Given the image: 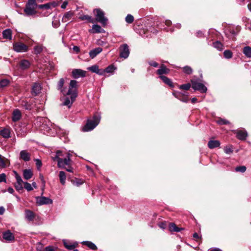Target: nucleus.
I'll return each instance as SVG.
<instances>
[{
    "mask_svg": "<svg viewBox=\"0 0 251 251\" xmlns=\"http://www.w3.org/2000/svg\"><path fill=\"white\" fill-rule=\"evenodd\" d=\"M77 83L76 80H72L70 82L68 90H61L62 94L66 96L63 104L70 108L77 96Z\"/></svg>",
    "mask_w": 251,
    "mask_h": 251,
    "instance_id": "f257e3e1",
    "label": "nucleus"
},
{
    "mask_svg": "<svg viewBox=\"0 0 251 251\" xmlns=\"http://www.w3.org/2000/svg\"><path fill=\"white\" fill-rule=\"evenodd\" d=\"M63 156L62 151H58L56 152L55 158L58 163V166L59 168H65L66 165H70L71 163L70 154L67 153L66 156L64 158H60V156Z\"/></svg>",
    "mask_w": 251,
    "mask_h": 251,
    "instance_id": "f03ea898",
    "label": "nucleus"
},
{
    "mask_svg": "<svg viewBox=\"0 0 251 251\" xmlns=\"http://www.w3.org/2000/svg\"><path fill=\"white\" fill-rule=\"evenodd\" d=\"M38 4L36 0H28L24 12L27 16H33L37 14L36 9Z\"/></svg>",
    "mask_w": 251,
    "mask_h": 251,
    "instance_id": "7ed1b4c3",
    "label": "nucleus"
},
{
    "mask_svg": "<svg viewBox=\"0 0 251 251\" xmlns=\"http://www.w3.org/2000/svg\"><path fill=\"white\" fill-rule=\"evenodd\" d=\"M100 117L95 115L92 119H89L86 125L83 128V131L87 132L93 130L100 123Z\"/></svg>",
    "mask_w": 251,
    "mask_h": 251,
    "instance_id": "20e7f679",
    "label": "nucleus"
},
{
    "mask_svg": "<svg viewBox=\"0 0 251 251\" xmlns=\"http://www.w3.org/2000/svg\"><path fill=\"white\" fill-rule=\"evenodd\" d=\"M93 12L96 17V21L105 26L107 24V19L104 17V12L100 9H95Z\"/></svg>",
    "mask_w": 251,
    "mask_h": 251,
    "instance_id": "39448f33",
    "label": "nucleus"
},
{
    "mask_svg": "<svg viewBox=\"0 0 251 251\" xmlns=\"http://www.w3.org/2000/svg\"><path fill=\"white\" fill-rule=\"evenodd\" d=\"M191 83L192 87L194 90L199 91L201 93H205L206 92L207 88L200 80L192 79Z\"/></svg>",
    "mask_w": 251,
    "mask_h": 251,
    "instance_id": "423d86ee",
    "label": "nucleus"
},
{
    "mask_svg": "<svg viewBox=\"0 0 251 251\" xmlns=\"http://www.w3.org/2000/svg\"><path fill=\"white\" fill-rule=\"evenodd\" d=\"M120 56L121 58H127L129 54V50L127 44L122 45L119 48Z\"/></svg>",
    "mask_w": 251,
    "mask_h": 251,
    "instance_id": "0eeeda50",
    "label": "nucleus"
},
{
    "mask_svg": "<svg viewBox=\"0 0 251 251\" xmlns=\"http://www.w3.org/2000/svg\"><path fill=\"white\" fill-rule=\"evenodd\" d=\"M36 203L39 205L52 203V200L49 198L41 196L36 197Z\"/></svg>",
    "mask_w": 251,
    "mask_h": 251,
    "instance_id": "6e6552de",
    "label": "nucleus"
},
{
    "mask_svg": "<svg viewBox=\"0 0 251 251\" xmlns=\"http://www.w3.org/2000/svg\"><path fill=\"white\" fill-rule=\"evenodd\" d=\"M13 49L17 52H25L28 50V47L22 43H16L13 44Z\"/></svg>",
    "mask_w": 251,
    "mask_h": 251,
    "instance_id": "1a4fd4ad",
    "label": "nucleus"
},
{
    "mask_svg": "<svg viewBox=\"0 0 251 251\" xmlns=\"http://www.w3.org/2000/svg\"><path fill=\"white\" fill-rule=\"evenodd\" d=\"M173 95L177 99L179 100H180L187 102L188 101V95L186 93H182L179 92H174L173 93Z\"/></svg>",
    "mask_w": 251,
    "mask_h": 251,
    "instance_id": "9d476101",
    "label": "nucleus"
},
{
    "mask_svg": "<svg viewBox=\"0 0 251 251\" xmlns=\"http://www.w3.org/2000/svg\"><path fill=\"white\" fill-rule=\"evenodd\" d=\"M72 75L74 78H77L80 77H84L86 75V72L80 69H74L72 71Z\"/></svg>",
    "mask_w": 251,
    "mask_h": 251,
    "instance_id": "9b49d317",
    "label": "nucleus"
},
{
    "mask_svg": "<svg viewBox=\"0 0 251 251\" xmlns=\"http://www.w3.org/2000/svg\"><path fill=\"white\" fill-rule=\"evenodd\" d=\"M30 156V153L26 150L21 151L20 152V158L25 161H29L31 159Z\"/></svg>",
    "mask_w": 251,
    "mask_h": 251,
    "instance_id": "f8f14e48",
    "label": "nucleus"
},
{
    "mask_svg": "<svg viewBox=\"0 0 251 251\" xmlns=\"http://www.w3.org/2000/svg\"><path fill=\"white\" fill-rule=\"evenodd\" d=\"M3 238L8 242H11L14 240V236L9 230L3 233Z\"/></svg>",
    "mask_w": 251,
    "mask_h": 251,
    "instance_id": "ddd939ff",
    "label": "nucleus"
},
{
    "mask_svg": "<svg viewBox=\"0 0 251 251\" xmlns=\"http://www.w3.org/2000/svg\"><path fill=\"white\" fill-rule=\"evenodd\" d=\"M35 217V213L30 210L26 209L25 210V218L28 221H32Z\"/></svg>",
    "mask_w": 251,
    "mask_h": 251,
    "instance_id": "4468645a",
    "label": "nucleus"
},
{
    "mask_svg": "<svg viewBox=\"0 0 251 251\" xmlns=\"http://www.w3.org/2000/svg\"><path fill=\"white\" fill-rule=\"evenodd\" d=\"M41 85L38 83H35L32 88V93L35 96L38 95L41 91Z\"/></svg>",
    "mask_w": 251,
    "mask_h": 251,
    "instance_id": "2eb2a0df",
    "label": "nucleus"
},
{
    "mask_svg": "<svg viewBox=\"0 0 251 251\" xmlns=\"http://www.w3.org/2000/svg\"><path fill=\"white\" fill-rule=\"evenodd\" d=\"M170 72V70L166 68V67L163 65L162 64L160 66L159 69L157 71V74L160 75H163L165 74H168Z\"/></svg>",
    "mask_w": 251,
    "mask_h": 251,
    "instance_id": "dca6fc26",
    "label": "nucleus"
},
{
    "mask_svg": "<svg viewBox=\"0 0 251 251\" xmlns=\"http://www.w3.org/2000/svg\"><path fill=\"white\" fill-rule=\"evenodd\" d=\"M88 70L93 73H95L100 75H102L104 73V71H102V70H100L98 66L95 65L92 66L88 68Z\"/></svg>",
    "mask_w": 251,
    "mask_h": 251,
    "instance_id": "f3484780",
    "label": "nucleus"
},
{
    "mask_svg": "<svg viewBox=\"0 0 251 251\" xmlns=\"http://www.w3.org/2000/svg\"><path fill=\"white\" fill-rule=\"evenodd\" d=\"M89 31L93 33H103L104 32V30L99 25H94L92 26V29H90Z\"/></svg>",
    "mask_w": 251,
    "mask_h": 251,
    "instance_id": "a211bd4d",
    "label": "nucleus"
},
{
    "mask_svg": "<svg viewBox=\"0 0 251 251\" xmlns=\"http://www.w3.org/2000/svg\"><path fill=\"white\" fill-rule=\"evenodd\" d=\"M33 176V172L30 169H25L23 171V176L26 180L30 179Z\"/></svg>",
    "mask_w": 251,
    "mask_h": 251,
    "instance_id": "6ab92c4d",
    "label": "nucleus"
},
{
    "mask_svg": "<svg viewBox=\"0 0 251 251\" xmlns=\"http://www.w3.org/2000/svg\"><path fill=\"white\" fill-rule=\"evenodd\" d=\"M30 63L27 60H22L19 62V66L22 70H25L29 67Z\"/></svg>",
    "mask_w": 251,
    "mask_h": 251,
    "instance_id": "aec40b11",
    "label": "nucleus"
},
{
    "mask_svg": "<svg viewBox=\"0 0 251 251\" xmlns=\"http://www.w3.org/2000/svg\"><path fill=\"white\" fill-rule=\"evenodd\" d=\"M102 50L101 48H96L89 52V55L91 58L95 57L99 53L102 51Z\"/></svg>",
    "mask_w": 251,
    "mask_h": 251,
    "instance_id": "412c9836",
    "label": "nucleus"
},
{
    "mask_svg": "<svg viewBox=\"0 0 251 251\" xmlns=\"http://www.w3.org/2000/svg\"><path fill=\"white\" fill-rule=\"evenodd\" d=\"M74 13L72 11L66 12L62 17V21L63 23L68 22L71 20V18L73 16Z\"/></svg>",
    "mask_w": 251,
    "mask_h": 251,
    "instance_id": "4be33fe9",
    "label": "nucleus"
},
{
    "mask_svg": "<svg viewBox=\"0 0 251 251\" xmlns=\"http://www.w3.org/2000/svg\"><path fill=\"white\" fill-rule=\"evenodd\" d=\"M247 132L244 130H238L237 132V138L241 140H245L247 136Z\"/></svg>",
    "mask_w": 251,
    "mask_h": 251,
    "instance_id": "5701e85b",
    "label": "nucleus"
},
{
    "mask_svg": "<svg viewBox=\"0 0 251 251\" xmlns=\"http://www.w3.org/2000/svg\"><path fill=\"white\" fill-rule=\"evenodd\" d=\"M21 117L20 111L18 109H15L13 112L12 120L14 122H16L19 120Z\"/></svg>",
    "mask_w": 251,
    "mask_h": 251,
    "instance_id": "b1692460",
    "label": "nucleus"
},
{
    "mask_svg": "<svg viewBox=\"0 0 251 251\" xmlns=\"http://www.w3.org/2000/svg\"><path fill=\"white\" fill-rule=\"evenodd\" d=\"M220 143L218 140H210L208 143V146L210 149H213L220 146Z\"/></svg>",
    "mask_w": 251,
    "mask_h": 251,
    "instance_id": "393cba45",
    "label": "nucleus"
},
{
    "mask_svg": "<svg viewBox=\"0 0 251 251\" xmlns=\"http://www.w3.org/2000/svg\"><path fill=\"white\" fill-rule=\"evenodd\" d=\"M9 160L4 157H2V156L0 155V166L2 168H5L9 166Z\"/></svg>",
    "mask_w": 251,
    "mask_h": 251,
    "instance_id": "a878e982",
    "label": "nucleus"
},
{
    "mask_svg": "<svg viewBox=\"0 0 251 251\" xmlns=\"http://www.w3.org/2000/svg\"><path fill=\"white\" fill-rule=\"evenodd\" d=\"M0 135L4 138L10 137V131L9 129L4 128L0 131Z\"/></svg>",
    "mask_w": 251,
    "mask_h": 251,
    "instance_id": "bb28decb",
    "label": "nucleus"
},
{
    "mask_svg": "<svg viewBox=\"0 0 251 251\" xmlns=\"http://www.w3.org/2000/svg\"><path fill=\"white\" fill-rule=\"evenodd\" d=\"M169 228L171 232H179L183 229V228L178 227L174 223H171Z\"/></svg>",
    "mask_w": 251,
    "mask_h": 251,
    "instance_id": "cd10ccee",
    "label": "nucleus"
},
{
    "mask_svg": "<svg viewBox=\"0 0 251 251\" xmlns=\"http://www.w3.org/2000/svg\"><path fill=\"white\" fill-rule=\"evenodd\" d=\"M159 78L166 84L168 85L170 87H173V84L169 78L164 75L159 76Z\"/></svg>",
    "mask_w": 251,
    "mask_h": 251,
    "instance_id": "c85d7f7f",
    "label": "nucleus"
},
{
    "mask_svg": "<svg viewBox=\"0 0 251 251\" xmlns=\"http://www.w3.org/2000/svg\"><path fill=\"white\" fill-rule=\"evenodd\" d=\"M243 52L248 58H251V48L246 46L243 49Z\"/></svg>",
    "mask_w": 251,
    "mask_h": 251,
    "instance_id": "c756f323",
    "label": "nucleus"
},
{
    "mask_svg": "<svg viewBox=\"0 0 251 251\" xmlns=\"http://www.w3.org/2000/svg\"><path fill=\"white\" fill-rule=\"evenodd\" d=\"M2 35L4 39H11L12 38L11 30L9 29L4 30L2 32Z\"/></svg>",
    "mask_w": 251,
    "mask_h": 251,
    "instance_id": "7c9ffc66",
    "label": "nucleus"
},
{
    "mask_svg": "<svg viewBox=\"0 0 251 251\" xmlns=\"http://www.w3.org/2000/svg\"><path fill=\"white\" fill-rule=\"evenodd\" d=\"M59 180L62 185H64L66 179V174L64 172L60 171L59 174Z\"/></svg>",
    "mask_w": 251,
    "mask_h": 251,
    "instance_id": "2f4dec72",
    "label": "nucleus"
},
{
    "mask_svg": "<svg viewBox=\"0 0 251 251\" xmlns=\"http://www.w3.org/2000/svg\"><path fill=\"white\" fill-rule=\"evenodd\" d=\"M83 244L86 245L89 248L93 250H96L97 249V246L92 242L90 241H84L82 243Z\"/></svg>",
    "mask_w": 251,
    "mask_h": 251,
    "instance_id": "473e14b6",
    "label": "nucleus"
},
{
    "mask_svg": "<svg viewBox=\"0 0 251 251\" xmlns=\"http://www.w3.org/2000/svg\"><path fill=\"white\" fill-rule=\"evenodd\" d=\"M79 18L81 20H87L90 23H93L95 22L94 19L92 18V17L89 15H83L80 16Z\"/></svg>",
    "mask_w": 251,
    "mask_h": 251,
    "instance_id": "72a5a7b5",
    "label": "nucleus"
},
{
    "mask_svg": "<svg viewBox=\"0 0 251 251\" xmlns=\"http://www.w3.org/2000/svg\"><path fill=\"white\" fill-rule=\"evenodd\" d=\"M34 50L36 54H40L44 50V47L42 45H38L35 46Z\"/></svg>",
    "mask_w": 251,
    "mask_h": 251,
    "instance_id": "f704fd0d",
    "label": "nucleus"
},
{
    "mask_svg": "<svg viewBox=\"0 0 251 251\" xmlns=\"http://www.w3.org/2000/svg\"><path fill=\"white\" fill-rule=\"evenodd\" d=\"M213 46L219 50H223V45L219 41H216L213 43Z\"/></svg>",
    "mask_w": 251,
    "mask_h": 251,
    "instance_id": "c9c22d12",
    "label": "nucleus"
},
{
    "mask_svg": "<svg viewBox=\"0 0 251 251\" xmlns=\"http://www.w3.org/2000/svg\"><path fill=\"white\" fill-rule=\"evenodd\" d=\"M53 4L51 3H47L44 4H38V8L39 9H49L50 8L51 5Z\"/></svg>",
    "mask_w": 251,
    "mask_h": 251,
    "instance_id": "e433bc0d",
    "label": "nucleus"
},
{
    "mask_svg": "<svg viewBox=\"0 0 251 251\" xmlns=\"http://www.w3.org/2000/svg\"><path fill=\"white\" fill-rule=\"evenodd\" d=\"M115 70V68L113 65H109L102 71H104V73H113Z\"/></svg>",
    "mask_w": 251,
    "mask_h": 251,
    "instance_id": "4c0bfd02",
    "label": "nucleus"
},
{
    "mask_svg": "<svg viewBox=\"0 0 251 251\" xmlns=\"http://www.w3.org/2000/svg\"><path fill=\"white\" fill-rule=\"evenodd\" d=\"M9 83V80L7 79H3L0 81V87H5L7 86Z\"/></svg>",
    "mask_w": 251,
    "mask_h": 251,
    "instance_id": "58836bf2",
    "label": "nucleus"
},
{
    "mask_svg": "<svg viewBox=\"0 0 251 251\" xmlns=\"http://www.w3.org/2000/svg\"><path fill=\"white\" fill-rule=\"evenodd\" d=\"M183 70L184 73L190 75L192 73L193 70L192 69L188 66H186L183 68Z\"/></svg>",
    "mask_w": 251,
    "mask_h": 251,
    "instance_id": "ea45409f",
    "label": "nucleus"
},
{
    "mask_svg": "<svg viewBox=\"0 0 251 251\" xmlns=\"http://www.w3.org/2000/svg\"><path fill=\"white\" fill-rule=\"evenodd\" d=\"M224 150L225 152L227 154H230L232 153V152L233 151V150H232V148L230 146L225 147Z\"/></svg>",
    "mask_w": 251,
    "mask_h": 251,
    "instance_id": "a19ab883",
    "label": "nucleus"
},
{
    "mask_svg": "<svg viewBox=\"0 0 251 251\" xmlns=\"http://www.w3.org/2000/svg\"><path fill=\"white\" fill-rule=\"evenodd\" d=\"M14 173L15 175V178L16 179V183L24 184L25 182L23 181L21 177L17 174V173L16 171H14Z\"/></svg>",
    "mask_w": 251,
    "mask_h": 251,
    "instance_id": "79ce46f5",
    "label": "nucleus"
},
{
    "mask_svg": "<svg viewBox=\"0 0 251 251\" xmlns=\"http://www.w3.org/2000/svg\"><path fill=\"white\" fill-rule=\"evenodd\" d=\"M224 55L225 58L229 59L232 57V53L229 50H226L224 52Z\"/></svg>",
    "mask_w": 251,
    "mask_h": 251,
    "instance_id": "37998d69",
    "label": "nucleus"
},
{
    "mask_svg": "<svg viewBox=\"0 0 251 251\" xmlns=\"http://www.w3.org/2000/svg\"><path fill=\"white\" fill-rule=\"evenodd\" d=\"M134 21V17L130 14H128L126 17V21L128 24L132 23Z\"/></svg>",
    "mask_w": 251,
    "mask_h": 251,
    "instance_id": "c03bdc74",
    "label": "nucleus"
},
{
    "mask_svg": "<svg viewBox=\"0 0 251 251\" xmlns=\"http://www.w3.org/2000/svg\"><path fill=\"white\" fill-rule=\"evenodd\" d=\"M24 187L27 191H30L33 190V187L31 184L28 183L27 182H25L24 183Z\"/></svg>",
    "mask_w": 251,
    "mask_h": 251,
    "instance_id": "a18cd8bd",
    "label": "nucleus"
},
{
    "mask_svg": "<svg viewBox=\"0 0 251 251\" xmlns=\"http://www.w3.org/2000/svg\"><path fill=\"white\" fill-rule=\"evenodd\" d=\"M246 167L245 166H238L235 168V171L236 172L244 173L246 171Z\"/></svg>",
    "mask_w": 251,
    "mask_h": 251,
    "instance_id": "49530a36",
    "label": "nucleus"
},
{
    "mask_svg": "<svg viewBox=\"0 0 251 251\" xmlns=\"http://www.w3.org/2000/svg\"><path fill=\"white\" fill-rule=\"evenodd\" d=\"M64 83V80L63 78H61L58 83V89L60 90L61 92V90H66L64 88L62 89V87L63 86Z\"/></svg>",
    "mask_w": 251,
    "mask_h": 251,
    "instance_id": "de8ad7c7",
    "label": "nucleus"
},
{
    "mask_svg": "<svg viewBox=\"0 0 251 251\" xmlns=\"http://www.w3.org/2000/svg\"><path fill=\"white\" fill-rule=\"evenodd\" d=\"M191 87V85L189 83L183 84L179 86V88L180 89H183L185 90H188Z\"/></svg>",
    "mask_w": 251,
    "mask_h": 251,
    "instance_id": "09e8293b",
    "label": "nucleus"
},
{
    "mask_svg": "<svg viewBox=\"0 0 251 251\" xmlns=\"http://www.w3.org/2000/svg\"><path fill=\"white\" fill-rule=\"evenodd\" d=\"M217 122L219 125H226L229 123V122L228 121L222 119H219V120L217 121Z\"/></svg>",
    "mask_w": 251,
    "mask_h": 251,
    "instance_id": "8fccbe9b",
    "label": "nucleus"
},
{
    "mask_svg": "<svg viewBox=\"0 0 251 251\" xmlns=\"http://www.w3.org/2000/svg\"><path fill=\"white\" fill-rule=\"evenodd\" d=\"M14 187L17 191H20L23 189V184L22 183H15L14 184Z\"/></svg>",
    "mask_w": 251,
    "mask_h": 251,
    "instance_id": "3c124183",
    "label": "nucleus"
},
{
    "mask_svg": "<svg viewBox=\"0 0 251 251\" xmlns=\"http://www.w3.org/2000/svg\"><path fill=\"white\" fill-rule=\"evenodd\" d=\"M35 161L36 162V166L38 170H40L42 165V161L39 159H35Z\"/></svg>",
    "mask_w": 251,
    "mask_h": 251,
    "instance_id": "603ef678",
    "label": "nucleus"
},
{
    "mask_svg": "<svg viewBox=\"0 0 251 251\" xmlns=\"http://www.w3.org/2000/svg\"><path fill=\"white\" fill-rule=\"evenodd\" d=\"M6 182V175L5 174L2 173L0 175V182Z\"/></svg>",
    "mask_w": 251,
    "mask_h": 251,
    "instance_id": "864d4df0",
    "label": "nucleus"
},
{
    "mask_svg": "<svg viewBox=\"0 0 251 251\" xmlns=\"http://www.w3.org/2000/svg\"><path fill=\"white\" fill-rule=\"evenodd\" d=\"M52 25L54 27H57L59 26V21L58 20H57V19H54L53 21H52Z\"/></svg>",
    "mask_w": 251,
    "mask_h": 251,
    "instance_id": "5fc2aeb1",
    "label": "nucleus"
},
{
    "mask_svg": "<svg viewBox=\"0 0 251 251\" xmlns=\"http://www.w3.org/2000/svg\"><path fill=\"white\" fill-rule=\"evenodd\" d=\"M77 245V243L74 244H68V245L67 247V249L68 250H73L76 247Z\"/></svg>",
    "mask_w": 251,
    "mask_h": 251,
    "instance_id": "6e6d98bb",
    "label": "nucleus"
},
{
    "mask_svg": "<svg viewBox=\"0 0 251 251\" xmlns=\"http://www.w3.org/2000/svg\"><path fill=\"white\" fill-rule=\"evenodd\" d=\"M158 226L163 229H165L166 227V225L165 223L161 222L158 224Z\"/></svg>",
    "mask_w": 251,
    "mask_h": 251,
    "instance_id": "4d7b16f0",
    "label": "nucleus"
},
{
    "mask_svg": "<svg viewBox=\"0 0 251 251\" xmlns=\"http://www.w3.org/2000/svg\"><path fill=\"white\" fill-rule=\"evenodd\" d=\"M149 63L151 66H153L154 67H157L158 66V63L153 61H150Z\"/></svg>",
    "mask_w": 251,
    "mask_h": 251,
    "instance_id": "13d9d810",
    "label": "nucleus"
},
{
    "mask_svg": "<svg viewBox=\"0 0 251 251\" xmlns=\"http://www.w3.org/2000/svg\"><path fill=\"white\" fill-rule=\"evenodd\" d=\"M44 251H55L53 248L51 246H48L46 247Z\"/></svg>",
    "mask_w": 251,
    "mask_h": 251,
    "instance_id": "bf43d9fd",
    "label": "nucleus"
},
{
    "mask_svg": "<svg viewBox=\"0 0 251 251\" xmlns=\"http://www.w3.org/2000/svg\"><path fill=\"white\" fill-rule=\"evenodd\" d=\"M68 1L67 0H65L62 3V5H61V7L62 9H65L66 7Z\"/></svg>",
    "mask_w": 251,
    "mask_h": 251,
    "instance_id": "052dcab7",
    "label": "nucleus"
},
{
    "mask_svg": "<svg viewBox=\"0 0 251 251\" xmlns=\"http://www.w3.org/2000/svg\"><path fill=\"white\" fill-rule=\"evenodd\" d=\"M73 50L74 51L76 52V53H78L79 51V48L77 46H74L73 48Z\"/></svg>",
    "mask_w": 251,
    "mask_h": 251,
    "instance_id": "680f3d73",
    "label": "nucleus"
},
{
    "mask_svg": "<svg viewBox=\"0 0 251 251\" xmlns=\"http://www.w3.org/2000/svg\"><path fill=\"white\" fill-rule=\"evenodd\" d=\"M25 109H27V110H30L32 108L31 105H30L29 104H28L27 103L25 104Z\"/></svg>",
    "mask_w": 251,
    "mask_h": 251,
    "instance_id": "e2e57ef3",
    "label": "nucleus"
},
{
    "mask_svg": "<svg viewBox=\"0 0 251 251\" xmlns=\"http://www.w3.org/2000/svg\"><path fill=\"white\" fill-rule=\"evenodd\" d=\"M193 237L195 239H196L197 240V239H199L200 238H201V237L198 235V233H195L194 234H193Z\"/></svg>",
    "mask_w": 251,
    "mask_h": 251,
    "instance_id": "0e129e2a",
    "label": "nucleus"
},
{
    "mask_svg": "<svg viewBox=\"0 0 251 251\" xmlns=\"http://www.w3.org/2000/svg\"><path fill=\"white\" fill-rule=\"evenodd\" d=\"M7 191L10 194H13L14 191L12 187H9L7 189Z\"/></svg>",
    "mask_w": 251,
    "mask_h": 251,
    "instance_id": "69168bd1",
    "label": "nucleus"
},
{
    "mask_svg": "<svg viewBox=\"0 0 251 251\" xmlns=\"http://www.w3.org/2000/svg\"><path fill=\"white\" fill-rule=\"evenodd\" d=\"M172 24V22L170 20H167L165 21V25L167 26H169Z\"/></svg>",
    "mask_w": 251,
    "mask_h": 251,
    "instance_id": "338daca9",
    "label": "nucleus"
},
{
    "mask_svg": "<svg viewBox=\"0 0 251 251\" xmlns=\"http://www.w3.org/2000/svg\"><path fill=\"white\" fill-rule=\"evenodd\" d=\"M5 209L3 207H0V215H2L4 212Z\"/></svg>",
    "mask_w": 251,
    "mask_h": 251,
    "instance_id": "774afa93",
    "label": "nucleus"
}]
</instances>
